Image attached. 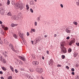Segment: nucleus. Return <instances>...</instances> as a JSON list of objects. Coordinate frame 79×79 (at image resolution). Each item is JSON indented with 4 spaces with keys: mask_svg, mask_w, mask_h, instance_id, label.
I'll use <instances>...</instances> for the list:
<instances>
[{
    "mask_svg": "<svg viewBox=\"0 0 79 79\" xmlns=\"http://www.w3.org/2000/svg\"><path fill=\"white\" fill-rule=\"evenodd\" d=\"M15 6L16 9H19V8H20L21 10H23V9L24 8V6H23V4L22 3H20L19 4V3H17L16 4V5H15Z\"/></svg>",
    "mask_w": 79,
    "mask_h": 79,
    "instance_id": "nucleus-1",
    "label": "nucleus"
},
{
    "mask_svg": "<svg viewBox=\"0 0 79 79\" xmlns=\"http://www.w3.org/2000/svg\"><path fill=\"white\" fill-rule=\"evenodd\" d=\"M36 71L37 72L39 73L40 74H41L42 72H43V69L41 68H37L36 69Z\"/></svg>",
    "mask_w": 79,
    "mask_h": 79,
    "instance_id": "nucleus-2",
    "label": "nucleus"
},
{
    "mask_svg": "<svg viewBox=\"0 0 79 79\" xmlns=\"http://www.w3.org/2000/svg\"><path fill=\"white\" fill-rule=\"evenodd\" d=\"M61 49V52H63L64 53H65L67 52V51H66V49L64 47L60 48Z\"/></svg>",
    "mask_w": 79,
    "mask_h": 79,
    "instance_id": "nucleus-3",
    "label": "nucleus"
},
{
    "mask_svg": "<svg viewBox=\"0 0 79 79\" xmlns=\"http://www.w3.org/2000/svg\"><path fill=\"white\" fill-rule=\"evenodd\" d=\"M60 44V48L64 47V45H66V43L65 42V41H63Z\"/></svg>",
    "mask_w": 79,
    "mask_h": 79,
    "instance_id": "nucleus-4",
    "label": "nucleus"
},
{
    "mask_svg": "<svg viewBox=\"0 0 79 79\" xmlns=\"http://www.w3.org/2000/svg\"><path fill=\"white\" fill-rule=\"evenodd\" d=\"M12 19L15 20H18V19H19V17L16 15H14L12 16Z\"/></svg>",
    "mask_w": 79,
    "mask_h": 79,
    "instance_id": "nucleus-5",
    "label": "nucleus"
},
{
    "mask_svg": "<svg viewBox=\"0 0 79 79\" xmlns=\"http://www.w3.org/2000/svg\"><path fill=\"white\" fill-rule=\"evenodd\" d=\"M19 58L20 59V60H23V61H26V58L25 57H23L21 56H19Z\"/></svg>",
    "mask_w": 79,
    "mask_h": 79,
    "instance_id": "nucleus-6",
    "label": "nucleus"
},
{
    "mask_svg": "<svg viewBox=\"0 0 79 79\" xmlns=\"http://www.w3.org/2000/svg\"><path fill=\"white\" fill-rule=\"evenodd\" d=\"M53 61L52 59L50 60L49 61V64L50 66H52L53 64Z\"/></svg>",
    "mask_w": 79,
    "mask_h": 79,
    "instance_id": "nucleus-7",
    "label": "nucleus"
},
{
    "mask_svg": "<svg viewBox=\"0 0 79 79\" xmlns=\"http://www.w3.org/2000/svg\"><path fill=\"white\" fill-rule=\"evenodd\" d=\"M19 35L20 37L21 38V39H22V40H24V38H23V34H21L19 33Z\"/></svg>",
    "mask_w": 79,
    "mask_h": 79,
    "instance_id": "nucleus-8",
    "label": "nucleus"
},
{
    "mask_svg": "<svg viewBox=\"0 0 79 79\" xmlns=\"http://www.w3.org/2000/svg\"><path fill=\"white\" fill-rule=\"evenodd\" d=\"M74 42H75V41L74 40H71L70 41V43H69L70 45H72V44H73V43H74Z\"/></svg>",
    "mask_w": 79,
    "mask_h": 79,
    "instance_id": "nucleus-9",
    "label": "nucleus"
},
{
    "mask_svg": "<svg viewBox=\"0 0 79 79\" xmlns=\"http://www.w3.org/2000/svg\"><path fill=\"white\" fill-rule=\"evenodd\" d=\"M33 65H35V66H36V65H37L38 64H39V62L37 61H33L32 63Z\"/></svg>",
    "mask_w": 79,
    "mask_h": 79,
    "instance_id": "nucleus-10",
    "label": "nucleus"
},
{
    "mask_svg": "<svg viewBox=\"0 0 79 79\" xmlns=\"http://www.w3.org/2000/svg\"><path fill=\"white\" fill-rule=\"evenodd\" d=\"M0 13L1 15H3L5 13V10H4L2 9L0 11Z\"/></svg>",
    "mask_w": 79,
    "mask_h": 79,
    "instance_id": "nucleus-11",
    "label": "nucleus"
},
{
    "mask_svg": "<svg viewBox=\"0 0 79 79\" xmlns=\"http://www.w3.org/2000/svg\"><path fill=\"white\" fill-rule=\"evenodd\" d=\"M10 26H11V27H15V26H18V24L12 23L10 25Z\"/></svg>",
    "mask_w": 79,
    "mask_h": 79,
    "instance_id": "nucleus-12",
    "label": "nucleus"
},
{
    "mask_svg": "<svg viewBox=\"0 0 79 79\" xmlns=\"http://www.w3.org/2000/svg\"><path fill=\"white\" fill-rule=\"evenodd\" d=\"M66 32H67V33H71V30H69L67 28L65 30Z\"/></svg>",
    "mask_w": 79,
    "mask_h": 79,
    "instance_id": "nucleus-13",
    "label": "nucleus"
},
{
    "mask_svg": "<svg viewBox=\"0 0 79 79\" xmlns=\"http://www.w3.org/2000/svg\"><path fill=\"white\" fill-rule=\"evenodd\" d=\"M35 29L31 28V31H30V32H31V33H32V32H35Z\"/></svg>",
    "mask_w": 79,
    "mask_h": 79,
    "instance_id": "nucleus-14",
    "label": "nucleus"
},
{
    "mask_svg": "<svg viewBox=\"0 0 79 79\" xmlns=\"http://www.w3.org/2000/svg\"><path fill=\"white\" fill-rule=\"evenodd\" d=\"M10 68L11 70V71H12L13 72H14V69H13V67H12V66H10Z\"/></svg>",
    "mask_w": 79,
    "mask_h": 79,
    "instance_id": "nucleus-15",
    "label": "nucleus"
},
{
    "mask_svg": "<svg viewBox=\"0 0 79 79\" xmlns=\"http://www.w3.org/2000/svg\"><path fill=\"white\" fill-rule=\"evenodd\" d=\"M13 36L15 39H18V36L15 34H14Z\"/></svg>",
    "mask_w": 79,
    "mask_h": 79,
    "instance_id": "nucleus-16",
    "label": "nucleus"
},
{
    "mask_svg": "<svg viewBox=\"0 0 79 79\" xmlns=\"http://www.w3.org/2000/svg\"><path fill=\"white\" fill-rule=\"evenodd\" d=\"M40 40V39L39 38H36L35 39V41H36V42H39Z\"/></svg>",
    "mask_w": 79,
    "mask_h": 79,
    "instance_id": "nucleus-17",
    "label": "nucleus"
},
{
    "mask_svg": "<svg viewBox=\"0 0 79 79\" xmlns=\"http://www.w3.org/2000/svg\"><path fill=\"white\" fill-rule=\"evenodd\" d=\"M77 55H78V53L77 52L75 53L74 54L73 56L74 57H76V56H77Z\"/></svg>",
    "mask_w": 79,
    "mask_h": 79,
    "instance_id": "nucleus-18",
    "label": "nucleus"
},
{
    "mask_svg": "<svg viewBox=\"0 0 79 79\" xmlns=\"http://www.w3.org/2000/svg\"><path fill=\"white\" fill-rule=\"evenodd\" d=\"M26 8L27 9V10H29V5H28L27 4L26 5Z\"/></svg>",
    "mask_w": 79,
    "mask_h": 79,
    "instance_id": "nucleus-19",
    "label": "nucleus"
},
{
    "mask_svg": "<svg viewBox=\"0 0 79 79\" xmlns=\"http://www.w3.org/2000/svg\"><path fill=\"white\" fill-rule=\"evenodd\" d=\"M9 47H10V48H12V47H13V44H9Z\"/></svg>",
    "mask_w": 79,
    "mask_h": 79,
    "instance_id": "nucleus-20",
    "label": "nucleus"
},
{
    "mask_svg": "<svg viewBox=\"0 0 79 79\" xmlns=\"http://www.w3.org/2000/svg\"><path fill=\"white\" fill-rule=\"evenodd\" d=\"M2 68L4 71H6V68L4 67H2Z\"/></svg>",
    "mask_w": 79,
    "mask_h": 79,
    "instance_id": "nucleus-21",
    "label": "nucleus"
},
{
    "mask_svg": "<svg viewBox=\"0 0 79 79\" xmlns=\"http://www.w3.org/2000/svg\"><path fill=\"white\" fill-rule=\"evenodd\" d=\"M15 0H12V3L13 5H15Z\"/></svg>",
    "mask_w": 79,
    "mask_h": 79,
    "instance_id": "nucleus-22",
    "label": "nucleus"
},
{
    "mask_svg": "<svg viewBox=\"0 0 79 79\" xmlns=\"http://www.w3.org/2000/svg\"><path fill=\"white\" fill-rule=\"evenodd\" d=\"M7 15L8 16H11V15H12V14H11V12H9L7 13Z\"/></svg>",
    "mask_w": 79,
    "mask_h": 79,
    "instance_id": "nucleus-23",
    "label": "nucleus"
},
{
    "mask_svg": "<svg viewBox=\"0 0 79 79\" xmlns=\"http://www.w3.org/2000/svg\"><path fill=\"white\" fill-rule=\"evenodd\" d=\"M72 51V50H71V48H70L68 50V53H70V52H71Z\"/></svg>",
    "mask_w": 79,
    "mask_h": 79,
    "instance_id": "nucleus-24",
    "label": "nucleus"
},
{
    "mask_svg": "<svg viewBox=\"0 0 79 79\" xmlns=\"http://www.w3.org/2000/svg\"><path fill=\"white\" fill-rule=\"evenodd\" d=\"M40 17H39L37 18V20L38 21V22H39V21H40Z\"/></svg>",
    "mask_w": 79,
    "mask_h": 79,
    "instance_id": "nucleus-25",
    "label": "nucleus"
},
{
    "mask_svg": "<svg viewBox=\"0 0 79 79\" xmlns=\"http://www.w3.org/2000/svg\"><path fill=\"white\" fill-rule=\"evenodd\" d=\"M10 1H9V0H7V5H10Z\"/></svg>",
    "mask_w": 79,
    "mask_h": 79,
    "instance_id": "nucleus-26",
    "label": "nucleus"
},
{
    "mask_svg": "<svg viewBox=\"0 0 79 79\" xmlns=\"http://www.w3.org/2000/svg\"><path fill=\"white\" fill-rule=\"evenodd\" d=\"M5 44H6V45H8V42L7 41L5 42Z\"/></svg>",
    "mask_w": 79,
    "mask_h": 79,
    "instance_id": "nucleus-27",
    "label": "nucleus"
},
{
    "mask_svg": "<svg viewBox=\"0 0 79 79\" xmlns=\"http://www.w3.org/2000/svg\"><path fill=\"white\" fill-rule=\"evenodd\" d=\"M73 24H74L75 25H77V22H73Z\"/></svg>",
    "mask_w": 79,
    "mask_h": 79,
    "instance_id": "nucleus-28",
    "label": "nucleus"
},
{
    "mask_svg": "<svg viewBox=\"0 0 79 79\" xmlns=\"http://www.w3.org/2000/svg\"><path fill=\"white\" fill-rule=\"evenodd\" d=\"M4 30H8V28L7 27H6L4 28Z\"/></svg>",
    "mask_w": 79,
    "mask_h": 79,
    "instance_id": "nucleus-29",
    "label": "nucleus"
},
{
    "mask_svg": "<svg viewBox=\"0 0 79 79\" xmlns=\"http://www.w3.org/2000/svg\"><path fill=\"white\" fill-rule=\"evenodd\" d=\"M4 52L5 53V54L3 53L4 55H7V54H8V52H6V51H5Z\"/></svg>",
    "mask_w": 79,
    "mask_h": 79,
    "instance_id": "nucleus-30",
    "label": "nucleus"
},
{
    "mask_svg": "<svg viewBox=\"0 0 79 79\" xmlns=\"http://www.w3.org/2000/svg\"><path fill=\"white\" fill-rule=\"evenodd\" d=\"M18 16L19 17V18L21 17V13L19 14L18 15Z\"/></svg>",
    "mask_w": 79,
    "mask_h": 79,
    "instance_id": "nucleus-31",
    "label": "nucleus"
},
{
    "mask_svg": "<svg viewBox=\"0 0 79 79\" xmlns=\"http://www.w3.org/2000/svg\"><path fill=\"white\" fill-rule=\"evenodd\" d=\"M14 52H15L16 53H19V51L17 50H15Z\"/></svg>",
    "mask_w": 79,
    "mask_h": 79,
    "instance_id": "nucleus-32",
    "label": "nucleus"
},
{
    "mask_svg": "<svg viewBox=\"0 0 79 79\" xmlns=\"http://www.w3.org/2000/svg\"><path fill=\"white\" fill-rule=\"evenodd\" d=\"M3 57H2V56H1L0 57V60H1L2 61H3Z\"/></svg>",
    "mask_w": 79,
    "mask_h": 79,
    "instance_id": "nucleus-33",
    "label": "nucleus"
},
{
    "mask_svg": "<svg viewBox=\"0 0 79 79\" xmlns=\"http://www.w3.org/2000/svg\"><path fill=\"white\" fill-rule=\"evenodd\" d=\"M75 79H79V76L77 75L75 77Z\"/></svg>",
    "mask_w": 79,
    "mask_h": 79,
    "instance_id": "nucleus-34",
    "label": "nucleus"
},
{
    "mask_svg": "<svg viewBox=\"0 0 79 79\" xmlns=\"http://www.w3.org/2000/svg\"><path fill=\"white\" fill-rule=\"evenodd\" d=\"M11 49L14 52L15 51V49L14 48V47L13 46V47H12V48H11Z\"/></svg>",
    "mask_w": 79,
    "mask_h": 79,
    "instance_id": "nucleus-35",
    "label": "nucleus"
},
{
    "mask_svg": "<svg viewBox=\"0 0 79 79\" xmlns=\"http://www.w3.org/2000/svg\"><path fill=\"white\" fill-rule=\"evenodd\" d=\"M8 79H12V77L10 76L8 77Z\"/></svg>",
    "mask_w": 79,
    "mask_h": 79,
    "instance_id": "nucleus-36",
    "label": "nucleus"
},
{
    "mask_svg": "<svg viewBox=\"0 0 79 79\" xmlns=\"http://www.w3.org/2000/svg\"><path fill=\"white\" fill-rule=\"evenodd\" d=\"M34 24L35 26L37 25V23L36 22H35L34 23Z\"/></svg>",
    "mask_w": 79,
    "mask_h": 79,
    "instance_id": "nucleus-37",
    "label": "nucleus"
},
{
    "mask_svg": "<svg viewBox=\"0 0 79 79\" xmlns=\"http://www.w3.org/2000/svg\"><path fill=\"white\" fill-rule=\"evenodd\" d=\"M65 58V56L64 55H63L62 56V59H64Z\"/></svg>",
    "mask_w": 79,
    "mask_h": 79,
    "instance_id": "nucleus-38",
    "label": "nucleus"
},
{
    "mask_svg": "<svg viewBox=\"0 0 79 79\" xmlns=\"http://www.w3.org/2000/svg\"><path fill=\"white\" fill-rule=\"evenodd\" d=\"M2 61L3 62V63H6V60H5V59H3V60Z\"/></svg>",
    "mask_w": 79,
    "mask_h": 79,
    "instance_id": "nucleus-39",
    "label": "nucleus"
},
{
    "mask_svg": "<svg viewBox=\"0 0 79 79\" xmlns=\"http://www.w3.org/2000/svg\"><path fill=\"white\" fill-rule=\"evenodd\" d=\"M19 63L20 64H23V62H22L21 61H20L19 62Z\"/></svg>",
    "mask_w": 79,
    "mask_h": 79,
    "instance_id": "nucleus-40",
    "label": "nucleus"
},
{
    "mask_svg": "<svg viewBox=\"0 0 79 79\" xmlns=\"http://www.w3.org/2000/svg\"><path fill=\"white\" fill-rule=\"evenodd\" d=\"M1 26L3 29H4V28L5 27V25H1Z\"/></svg>",
    "mask_w": 79,
    "mask_h": 79,
    "instance_id": "nucleus-41",
    "label": "nucleus"
},
{
    "mask_svg": "<svg viewBox=\"0 0 79 79\" xmlns=\"http://www.w3.org/2000/svg\"><path fill=\"white\" fill-rule=\"evenodd\" d=\"M30 11L31 13H33V12H34L33 10H32V9H30Z\"/></svg>",
    "mask_w": 79,
    "mask_h": 79,
    "instance_id": "nucleus-42",
    "label": "nucleus"
},
{
    "mask_svg": "<svg viewBox=\"0 0 79 79\" xmlns=\"http://www.w3.org/2000/svg\"><path fill=\"white\" fill-rule=\"evenodd\" d=\"M71 71H72L73 72L74 71V68H72V69H71Z\"/></svg>",
    "mask_w": 79,
    "mask_h": 79,
    "instance_id": "nucleus-43",
    "label": "nucleus"
},
{
    "mask_svg": "<svg viewBox=\"0 0 79 79\" xmlns=\"http://www.w3.org/2000/svg\"><path fill=\"white\" fill-rule=\"evenodd\" d=\"M15 73H18V70L16 69H15Z\"/></svg>",
    "mask_w": 79,
    "mask_h": 79,
    "instance_id": "nucleus-44",
    "label": "nucleus"
},
{
    "mask_svg": "<svg viewBox=\"0 0 79 79\" xmlns=\"http://www.w3.org/2000/svg\"><path fill=\"white\" fill-rule=\"evenodd\" d=\"M65 68L67 69H69V67H68V66H66Z\"/></svg>",
    "mask_w": 79,
    "mask_h": 79,
    "instance_id": "nucleus-45",
    "label": "nucleus"
},
{
    "mask_svg": "<svg viewBox=\"0 0 79 79\" xmlns=\"http://www.w3.org/2000/svg\"><path fill=\"white\" fill-rule=\"evenodd\" d=\"M60 6H61V7L62 8H63V4H61L60 5Z\"/></svg>",
    "mask_w": 79,
    "mask_h": 79,
    "instance_id": "nucleus-46",
    "label": "nucleus"
},
{
    "mask_svg": "<svg viewBox=\"0 0 79 79\" xmlns=\"http://www.w3.org/2000/svg\"><path fill=\"white\" fill-rule=\"evenodd\" d=\"M47 54H48V55H49V51L48 50H47Z\"/></svg>",
    "mask_w": 79,
    "mask_h": 79,
    "instance_id": "nucleus-47",
    "label": "nucleus"
},
{
    "mask_svg": "<svg viewBox=\"0 0 79 79\" xmlns=\"http://www.w3.org/2000/svg\"><path fill=\"white\" fill-rule=\"evenodd\" d=\"M57 66L58 67H61V66L59 64H58L57 65Z\"/></svg>",
    "mask_w": 79,
    "mask_h": 79,
    "instance_id": "nucleus-48",
    "label": "nucleus"
},
{
    "mask_svg": "<svg viewBox=\"0 0 79 79\" xmlns=\"http://www.w3.org/2000/svg\"><path fill=\"white\" fill-rule=\"evenodd\" d=\"M76 45H77V46H78L79 47V43H76Z\"/></svg>",
    "mask_w": 79,
    "mask_h": 79,
    "instance_id": "nucleus-49",
    "label": "nucleus"
},
{
    "mask_svg": "<svg viewBox=\"0 0 79 79\" xmlns=\"http://www.w3.org/2000/svg\"><path fill=\"white\" fill-rule=\"evenodd\" d=\"M66 39H67V40H69V37L68 36L66 38Z\"/></svg>",
    "mask_w": 79,
    "mask_h": 79,
    "instance_id": "nucleus-50",
    "label": "nucleus"
},
{
    "mask_svg": "<svg viewBox=\"0 0 79 79\" xmlns=\"http://www.w3.org/2000/svg\"><path fill=\"white\" fill-rule=\"evenodd\" d=\"M0 43L1 44H3V42L1 40H0Z\"/></svg>",
    "mask_w": 79,
    "mask_h": 79,
    "instance_id": "nucleus-51",
    "label": "nucleus"
},
{
    "mask_svg": "<svg viewBox=\"0 0 79 79\" xmlns=\"http://www.w3.org/2000/svg\"><path fill=\"white\" fill-rule=\"evenodd\" d=\"M20 70L21 71H23V69L22 68H20Z\"/></svg>",
    "mask_w": 79,
    "mask_h": 79,
    "instance_id": "nucleus-52",
    "label": "nucleus"
},
{
    "mask_svg": "<svg viewBox=\"0 0 79 79\" xmlns=\"http://www.w3.org/2000/svg\"><path fill=\"white\" fill-rule=\"evenodd\" d=\"M27 35L28 36L29 35V32H27Z\"/></svg>",
    "mask_w": 79,
    "mask_h": 79,
    "instance_id": "nucleus-53",
    "label": "nucleus"
},
{
    "mask_svg": "<svg viewBox=\"0 0 79 79\" xmlns=\"http://www.w3.org/2000/svg\"><path fill=\"white\" fill-rule=\"evenodd\" d=\"M0 74H3V72L2 71H0Z\"/></svg>",
    "mask_w": 79,
    "mask_h": 79,
    "instance_id": "nucleus-54",
    "label": "nucleus"
},
{
    "mask_svg": "<svg viewBox=\"0 0 79 79\" xmlns=\"http://www.w3.org/2000/svg\"><path fill=\"white\" fill-rule=\"evenodd\" d=\"M3 23L1 21H0V24H2Z\"/></svg>",
    "mask_w": 79,
    "mask_h": 79,
    "instance_id": "nucleus-55",
    "label": "nucleus"
},
{
    "mask_svg": "<svg viewBox=\"0 0 79 79\" xmlns=\"http://www.w3.org/2000/svg\"><path fill=\"white\" fill-rule=\"evenodd\" d=\"M72 74H73V75H74V72H72Z\"/></svg>",
    "mask_w": 79,
    "mask_h": 79,
    "instance_id": "nucleus-56",
    "label": "nucleus"
},
{
    "mask_svg": "<svg viewBox=\"0 0 79 79\" xmlns=\"http://www.w3.org/2000/svg\"><path fill=\"white\" fill-rule=\"evenodd\" d=\"M42 58L43 60H44V56H42Z\"/></svg>",
    "mask_w": 79,
    "mask_h": 79,
    "instance_id": "nucleus-57",
    "label": "nucleus"
},
{
    "mask_svg": "<svg viewBox=\"0 0 79 79\" xmlns=\"http://www.w3.org/2000/svg\"><path fill=\"white\" fill-rule=\"evenodd\" d=\"M47 36H48V35H44V37H45V38L47 37Z\"/></svg>",
    "mask_w": 79,
    "mask_h": 79,
    "instance_id": "nucleus-58",
    "label": "nucleus"
},
{
    "mask_svg": "<svg viewBox=\"0 0 79 79\" xmlns=\"http://www.w3.org/2000/svg\"><path fill=\"white\" fill-rule=\"evenodd\" d=\"M1 79H4V78H3V77H1Z\"/></svg>",
    "mask_w": 79,
    "mask_h": 79,
    "instance_id": "nucleus-59",
    "label": "nucleus"
},
{
    "mask_svg": "<svg viewBox=\"0 0 79 79\" xmlns=\"http://www.w3.org/2000/svg\"><path fill=\"white\" fill-rule=\"evenodd\" d=\"M77 5H78V6L79 5V2H77Z\"/></svg>",
    "mask_w": 79,
    "mask_h": 79,
    "instance_id": "nucleus-60",
    "label": "nucleus"
},
{
    "mask_svg": "<svg viewBox=\"0 0 79 79\" xmlns=\"http://www.w3.org/2000/svg\"><path fill=\"white\" fill-rule=\"evenodd\" d=\"M54 37H56V35L55 34V35H54Z\"/></svg>",
    "mask_w": 79,
    "mask_h": 79,
    "instance_id": "nucleus-61",
    "label": "nucleus"
},
{
    "mask_svg": "<svg viewBox=\"0 0 79 79\" xmlns=\"http://www.w3.org/2000/svg\"><path fill=\"white\" fill-rule=\"evenodd\" d=\"M2 6V5L1 4V3H0V6Z\"/></svg>",
    "mask_w": 79,
    "mask_h": 79,
    "instance_id": "nucleus-62",
    "label": "nucleus"
},
{
    "mask_svg": "<svg viewBox=\"0 0 79 79\" xmlns=\"http://www.w3.org/2000/svg\"><path fill=\"white\" fill-rule=\"evenodd\" d=\"M33 42H34V41H31V43H32V44H33Z\"/></svg>",
    "mask_w": 79,
    "mask_h": 79,
    "instance_id": "nucleus-63",
    "label": "nucleus"
},
{
    "mask_svg": "<svg viewBox=\"0 0 79 79\" xmlns=\"http://www.w3.org/2000/svg\"><path fill=\"white\" fill-rule=\"evenodd\" d=\"M2 34H3L4 33H3V32H2Z\"/></svg>",
    "mask_w": 79,
    "mask_h": 79,
    "instance_id": "nucleus-64",
    "label": "nucleus"
}]
</instances>
